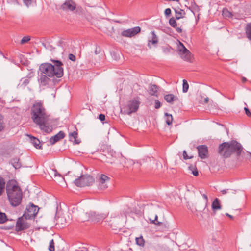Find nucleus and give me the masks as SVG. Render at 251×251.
<instances>
[{"label":"nucleus","instance_id":"f257e3e1","mask_svg":"<svg viewBox=\"0 0 251 251\" xmlns=\"http://www.w3.org/2000/svg\"><path fill=\"white\" fill-rule=\"evenodd\" d=\"M31 116L33 122L38 125L41 130L49 133L52 131V127L47 124L49 115L41 101H36L31 109Z\"/></svg>","mask_w":251,"mask_h":251},{"label":"nucleus","instance_id":"f03ea898","mask_svg":"<svg viewBox=\"0 0 251 251\" xmlns=\"http://www.w3.org/2000/svg\"><path fill=\"white\" fill-rule=\"evenodd\" d=\"M243 150V148L240 143L232 140L221 144L218 148V153L224 158L229 157L232 154H235L239 160L247 158V155L248 154L251 156V152H248L247 154Z\"/></svg>","mask_w":251,"mask_h":251},{"label":"nucleus","instance_id":"7ed1b4c3","mask_svg":"<svg viewBox=\"0 0 251 251\" xmlns=\"http://www.w3.org/2000/svg\"><path fill=\"white\" fill-rule=\"evenodd\" d=\"M51 61L54 63L53 65L49 63L41 64L39 66L38 73L47 75L50 77L55 76L57 78L62 77L64 73L62 62L56 60H51Z\"/></svg>","mask_w":251,"mask_h":251},{"label":"nucleus","instance_id":"20e7f679","mask_svg":"<svg viewBox=\"0 0 251 251\" xmlns=\"http://www.w3.org/2000/svg\"><path fill=\"white\" fill-rule=\"evenodd\" d=\"M6 193L10 203L13 206H17L21 202L23 194L20 188L13 183H8Z\"/></svg>","mask_w":251,"mask_h":251},{"label":"nucleus","instance_id":"39448f33","mask_svg":"<svg viewBox=\"0 0 251 251\" xmlns=\"http://www.w3.org/2000/svg\"><path fill=\"white\" fill-rule=\"evenodd\" d=\"M94 182V179L93 176L87 174L81 175L74 181L75 185L80 187L90 186Z\"/></svg>","mask_w":251,"mask_h":251},{"label":"nucleus","instance_id":"423d86ee","mask_svg":"<svg viewBox=\"0 0 251 251\" xmlns=\"http://www.w3.org/2000/svg\"><path fill=\"white\" fill-rule=\"evenodd\" d=\"M140 102L137 98H134L128 101L124 112L127 115L136 112L138 109Z\"/></svg>","mask_w":251,"mask_h":251},{"label":"nucleus","instance_id":"0eeeda50","mask_svg":"<svg viewBox=\"0 0 251 251\" xmlns=\"http://www.w3.org/2000/svg\"><path fill=\"white\" fill-rule=\"evenodd\" d=\"M28 219L22 216L18 218L16 221L15 230L19 232L27 230L30 227L31 224L27 221Z\"/></svg>","mask_w":251,"mask_h":251},{"label":"nucleus","instance_id":"6e6552de","mask_svg":"<svg viewBox=\"0 0 251 251\" xmlns=\"http://www.w3.org/2000/svg\"><path fill=\"white\" fill-rule=\"evenodd\" d=\"M38 211V207L34 205L33 203H31L27 206L23 216L29 220L33 219L37 214Z\"/></svg>","mask_w":251,"mask_h":251},{"label":"nucleus","instance_id":"1a4fd4ad","mask_svg":"<svg viewBox=\"0 0 251 251\" xmlns=\"http://www.w3.org/2000/svg\"><path fill=\"white\" fill-rule=\"evenodd\" d=\"M141 31V28L139 26H136L133 28L123 30L121 33V36L125 37H132L136 35Z\"/></svg>","mask_w":251,"mask_h":251},{"label":"nucleus","instance_id":"9d476101","mask_svg":"<svg viewBox=\"0 0 251 251\" xmlns=\"http://www.w3.org/2000/svg\"><path fill=\"white\" fill-rule=\"evenodd\" d=\"M89 215H90L89 220L95 222L103 220L108 215L106 213H98L96 212H91Z\"/></svg>","mask_w":251,"mask_h":251},{"label":"nucleus","instance_id":"9b49d317","mask_svg":"<svg viewBox=\"0 0 251 251\" xmlns=\"http://www.w3.org/2000/svg\"><path fill=\"white\" fill-rule=\"evenodd\" d=\"M110 180V178L104 174L100 175L98 182L99 186L101 189H105L108 187L107 183Z\"/></svg>","mask_w":251,"mask_h":251},{"label":"nucleus","instance_id":"f8f14e48","mask_svg":"<svg viewBox=\"0 0 251 251\" xmlns=\"http://www.w3.org/2000/svg\"><path fill=\"white\" fill-rule=\"evenodd\" d=\"M34 74L32 72H30L28 74L27 76L23 77L18 84V87L19 88L24 89L26 86H27L30 81V79L33 76Z\"/></svg>","mask_w":251,"mask_h":251},{"label":"nucleus","instance_id":"ddd939ff","mask_svg":"<svg viewBox=\"0 0 251 251\" xmlns=\"http://www.w3.org/2000/svg\"><path fill=\"white\" fill-rule=\"evenodd\" d=\"M50 77L47 75L38 73V81L40 86L44 87L49 85V83L51 81Z\"/></svg>","mask_w":251,"mask_h":251},{"label":"nucleus","instance_id":"4468645a","mask_svg":"<svg viewBox=\"0 0 251 251\" xmlns=\"http://www.w3.org/2000/svg\"><path fill=\"white\" fill-rule=\"evenodd\" d=\"M198 151L199 156L201 159L207 157L208 150V147L205 145H199L197 147Z\"/></svg>","mask_w":251,"mask_h":251},{"label":"nucleus","instance_id":"2eb2a0df","mask_svg":"<svg viewBox=\"0 0 251 251\" xmlns=\"http://www.w3.org/2000/svg\"><path fill=\"white\" fill-rule=\"evenodd\" d=\"M76 5L72 0H67L61 5V8L63 10L73 11L75 9Z\"/></svg>","mask_w":251,"mask_h":251},{"label":"nucleus","instance_id":"dca6fc26","mask_svg":"<svg viewBox=\"0 0 251 251\" xmlns=\"http://www.w3.org/2000/svg\"><path fill=\"white\" fill-rule=\"evenodd\" d=\"M65 134L63 131H60L57 134L51 137L50 139V142L51 145L54 144L60 140L64 138Z\"/></svg>","mask_w":251,"mask_h":251},{"label":"nucleus","instance_id":"f3484780","mask_svg":"<svg viewBox=\"0 0 251 251\" xmlns=\"http://www.w3.org/2000/svg\"><path fill=\"white\" fill-rule=\"evenodd\" d=\"M77 137L78 133L77 131H74L69 134V140L73 142L75 144H78L80 143V140L77 139Z\"/></svg>","mask_w":251,"mask_h":251},{"label":"nucleus","instance_id":"a211bd4d","mask_svg":"<svg viewBox=\"0 0 251 251\" xmlns=\"http://www.w3.org/2000/svg\"><path fill=\"white\" fill-rule=\"evenodd\" d=\"M179 50L182 54L185 55V59H189L190 57V52L185 48L184 45L180 42H179Z\"/></svg>","mask_w":251,"mask_h":251},{"label":"nucleus","instance_id":"6ab92c4d","mask_svg":"<svg viewBox=\"0 0 251 251\" xmlns=\"http://www.w3.org/2000/svg\"><path fill=\"white\" fill-rule=\"evenodd\" d=\"M151 34L152 35L151 39H149L148 40V47L149 48H151V44L154 45L156 46V45L158 42V39L156 35L155 34V33L154 31H151Z\"/></svg>","mask_w":251,"mask_h":251},{"label":"nucleus","instance_id":"aec40b11","mask_svg":"<svg viewBox=\"0 0 251 251\" xmlns=\"http://www.w3.org/2000/svg\"><path fill=\"white\" fill-rule=\"evenodd\" d=\"M30 138L31 143L34 145V146L37 149H41V146L40 145V141L39 140L33 136L28 135Z\"/></svg>","mask_w":251,"mask_h":251},{"label":"nucleus","instance_id":"412c9836","mask_svg":"<svg viewBox=\"0 0 251 251\" xmlns=\"http://www.w3.org/2000/svg\"><path fill=\"white\" fill-rule=\"evenodd\" d=\"M164 99L167 102L173 103L174 101L177 100L178 98L173 94H167L165 95Z\"/></svg>","mask_w":251,"mask_h":251},{"label":"nucleus","instance_id":"4be33fe9","mask_svg":"<svg viewBox=\"0 0 251 251\" xmlns=\"http://www.w3.org/2000/svg\"><path fill=\"white\" fill-rule=\"evenodd\" d=\"M212 210L215 211L221 209V205L218 198L215 199L212 203Z\"/></svg>","mask_w":251,"mask_h":251},{"label":"nucleus","instance_id":"5701e85b","mask_svg":"<svg viewBox=\"0 0 251 251\" xmlns=\"http://www.w3.org/2000/svg\"><path fill=\"white\" fill-rule=\"evenodd\" d=\"M175 11L176 19H179L180 18H183L185 15V12L184 10L180 9H175Z\"/></svg>","mask_w":251,"mask_h":251},{"label":"nucleus","instance_id":"b1692460","mask_svg":"<svg viewBox=\"0 0 251 251\" xmlns=\"http://www.w3.org/2000/svg\"><path fill=\"white\" fill-rule=\"evenodd\" d=\"M245 33L248 39L251 40V22L247 24L245 27Z\"/></svg>","mask_w":251,"mask_h":251},{"label":"nucleus","instance_id":"393cba45","mask_svg":"<svg viewBox=\"0 0 251 251\" xmlns=\"http://www.w3.org/2000/svg\"><path fill=\"white\" fill-rule=\"evenodd\" d=\"M12 166L16 169H19L21 167V163L20 162L19 159L18 158H13L11 160Z\"/></svg>","mask_w":251,"mask_h":251},{"label":"nucleus","instance_id":"a878e982","mask_svg":"<svg viewBox=\"0 0 251 251\" xmlns=\"http://www.w3.org/2000/svg\"><path fill=\"white\" fill-rule=\"evenodd\" d=\"M149 93L151 95H155L157 92L158 88L156 85H150L149 88Z\"/></svg>","mask_w":251,"mask_h":251},{"label":"nucleus","instance_id":"bb28decb","mask_svg":"<svg viewBox=\"0 0 251 251\" xmlns=\"http://www.w3.org/2000/svg\"><path fill=\"white\" fill-rule=\"evenodd\" d=\"M165 117L166 123L168 125H170L172 123L173 117L171 114H169L168 113H165Z\"/></svg>","mask_w":251,"mask_h":251},{"label":"nucleus","instance_id":"cd10ccee","mask_svg":"<svg viewBox=\"0 0 251 251\" xmlns=\"http://www.w3.org/2000/svg\"><path fill=\"white\" fill-rule=\"evenodd\" d=\"M5 180L2 177L0 176V196L2 194L5 187Z\"/></svg>","mask_w":251,"mask_h":251},{"label":"nucleus","instance_id":"c85d7f7f","mask_svg":"<svg viewBox=\"0 0 251 251\" xmlns=\"http://www.w3.org/2000/svg\"><path fill=\"white\" fill-rule=\"evenodd\" d=\"M222 15L225 17L230 18L232 16V14L226 8H224L222 12Z\"/></svg>","mask_w":251,"mask_h":251},{"label":"nucleus","instance_id":"c756f323","mask_svg":"<svg viewBox=\"0 0 251 251\" xmlns=\"http://www.w3.org/2000/svg\"><path fill=\"white\" fill-rule=\"evenodd\" d=\"M189 89V84L186 80H183V88L182 91L183 93H186Z\"/></svg>","mask_w":251,"mask_h":251},{"label":"nucleus","instance_id":"7c9ffc66","mask_svg":"<svg viewBox=\"0 0 251 251\" xmlns=\"http://www.w3.org/2000/svg\"><path fill=\"white\" fill-rule=\"evenodd\" d=\"M189 169L192 171V173L194 176H197L199 175L198 171L195 166L190 165L189 167Z\"/></svg>","mask_w":251,"mask_h":251},{"label":"nucleus","instance_id":"2f4dec72","mask_svg":"<svg viewBox=\"0 0 251 251\" xmlns=\"http://www.w3.org/2000/svg\"><path fill=\"white\" fill-rule=\"evenodd\" d=\"M136 244L140 246H143L144 245V240L142 236L136 238Z\"/></svg>","mask_w":251,"mask_h":251},{"label":"nucleus","instance_id":"473e14b6","mask_svg":"<svg viewBox=\"0 0 251 251\" xmlns=\"http://www.w3.org/2000/svg\"><path fill=\"white\" fill-rule=\"evenodd\" d=\"M7 221V217L5 213L0 212V223H4Z\"/></svg>","mask_w":251,"mask_h":251},{"label":"nucleus","instance_id":"72a5a7b5","mask_svg":"<svg viewBox=\"0 0 251 251\" xmlns=\"http://www.w3.org/2000/svg\"><path fill=\"white\" fill-rule=\"evenodd\" d=\"M169 23L170 25L174 28H175L177 26V23L174 18H171L169 20Z\"/></svg>","mask_w":251,"mask_h":251},{"label":"nucleus","instance_id":"f704fd0d","mask_svg":"<svg viewBox=\"0 0 251 251\" xmlns=\"http://www.w3.org/2000/svg\"><path fill=\"white\" fill-rule=\"evenodd\" d=\"M49 251H54L55 250L54 248V242L53 239H51L49 243Z\"/></svg>","mask_w":251,"mask_h":251},{"label":"nucleus","instance_id":"c9c22d12","mask_svg":"<svg viewBox=\"0 0 251 251\" xmlns=\"http://www.w3.org/2000/svg\"><path fill=\"white\" fill-rule=\"evenodd\" d=\"M30 40V36H24L21 40L20 43L21 44H24L27 43Z\"/></svg>","mask_w":251,"mask_h":251},{"label":"nucleus","instance_id":"e433bc0d","mask_svg":"<svg viewBox=\"0 0 251 251\" xmlns=\"http://www.w3.org/2000/svg\"><path fill=\"white\" fill-rule=\"evenodd\" d=\"M158 216L157 215L155 216V219L151 221V223L157 225H163V223L162 222H158L157 220Z\"/></svg>","mask_w":251,"mask_h":251},{"label":"nucleus","instance_id":"4c0bfd02","mask_svg":"<svg viewBox=\"0 0 251 251\" xmlns=\"http://www.w3.org/2000/svg\"><path fill=\"white\" fill-rule=\"evenodd\" d=\"M68 58L70 60H71L72 61H75L76 60V57H75V55H74V54H71V53L69 54Z\"/></svg>","mask_w":251,"mask_h":251},{"label":"nucleus","instance_id":"58836bf2","mask_svg":"<svg viewBox=\"0 0 251 251\" xmlns=\"http://www.w3.org/2000/svg\"><path fill=\"white\" fill-rule=\"evenodd\" d=\"M161 106V103L158 100H155L154 107L156 109H158Z\"/></svg>","mask_w":251,"mask_h":251},{"label":"nucleus","instance_id":"ea45409f","mask_svg":"<svg viewBox=\"0 0 251 251\" xmlns=\"http://www.w3.org/2000/svg\"><path fill=\"white\" fill-rule=\"evenodd\" d=\"M183 158L184 159H190V158H192V156H189L186 151H184L183 152Z\"/></svg>","mask_w":251,"mask_h":251},{"label":"nucleus","instance_id":"a19ab883","mask_svg":"<svg viewBox=\"0 0 251 251\" xmlns=\"http://www.w3.org/2000/svg\"><path fill=\"white\" fill-rule=\"evenodd\" d=\"M244 110L245 111L246 115L248 117H251V112L250 111L249 109L247 107H245Z\"/></svg>","mask_w":251,"mask_h":251},{"label":"nucleus","instance_id":"79ce46f5","mask_svg":"<svg viewBox=\"0 0 251 251\" xmlns=\"http://www.w3.org/2000/svg\"><path fill=\"white\" fill-rule=\"evenodd\" d=\"M24 3L26 6L28 7L31 4V0H23Z\"/></svg>","mask_w":251,"mask_h":251},{"label":"nucleus","instance_id":"37998d69","mask_svg":"<svg viewBox=\"0 0 251 251\" xmlns=\"http://www.w3.org/2000/svg\"><path fill=\"white\" fill-rule=\"evenodd\" d=\"M164 13L166 16H169L171 13V9L170 8L166 9Z\"/></svg>","mask_w":251,"mask_h":251},{"label":"nucleus","instance_id":"c03bdc74","mask_svg":"<svg viewBox=\"0 0 251 251\" xmlns=\"http://www.w3.org/2000/svg\"><path fill=\"white\" fill-rule=\"evenodd\" d=\"M2 121H3V117L0 114V131L3 129Z\"/></svg>","mask_w":251,"mask_h":251},{"label":"nucleus","instance_id":"a18cd8bd","mask_svg":"<svg viewBox=\"0 0 251 251\" xmlns=\"http://www.w3.org/2000/svg\"><path fill=\"white\" fill-rule=\"evenodd\" d=\"M99 119L101 121H103L105 120V116L104 114H100L99 115Z\"/></svg>","mask_w":251,"mask_h":251},{"label":"nucleus","instance_id":"49530a36","mask_svg":"<svg viewBox=\"0 0 251 251\" xmlns=\"http://www.w3.org/2000/svg\"><path fill=\"white\" fill-rule=\"evenodd\" d=\"M176 28V31L178 32V33H181L182 30V29L180 28V27H175Z\"/></svg>","mask_w":251,"mask_h":251},{"label":"nucleus","instance_id":"de8ad7c7","mask_svg":"<svg viewBox=\"0 0 251 251\" xmlns=\"http://www.w3.org/2000/svg\"><path fill=\"white\" fill-rule=\"evenodd\" d=\"M228 190V189H227V190L224 189V190H221V192L222 194H226Z\"/></svg>","mask_w":251,"mask_h":251},{"label":"nucleus","instance_id":"09e8293b","mask_svg":"<svg viewBox=\"0 0 251 251\" xmlns=\"http://www.w3.org/2000/svg\"><path fill=\"white\" fill-rule=\"evenodd\" d=\"M202 197L206 200V201H208V197L206 194H203Z\"/></svg>","mask_w":251,"mask_h":251},{"label":"nucleus","instance_id":"8fccbe9b","mask_svg":"<svg viewBox=\"0 0 251 251\" xmlns=\"http://www.w3.org/2000/svg\"><path fill=\"white\" fill-rule=\"evenodd\" d=\"M247 79L245 77H242V82L243 83L246 82L247 81Z\"/></svg>","mask_w":251,"mask_h":251},{"label":"nucleus","instance_id":"3c124183","mask_svg":"<svg viewBox=\"0 0 251 251\" xmlns=\"http://www.w3.org/2000/svg\"><path fill=\"white\" fill-rule=\"evenodd\" d=\"M76 251H88V250L86 248H83V249L76 250Z\"/></svg>","mask_w":251,"mask_h":251},{"label":"nucleus","instance_id":"603ef678","mask_svg":"<svg viewBox=\"0 0 251 251\" xmlns=\"http://www.w3.org/2000/svg\"><path fill=\"white\" fill-rule=\"evenodd\" d=\"M226 215L227 216L229 217L230 218H231V219H232V218H233V216H231V215H230V214H229L228 213H226Z\"/></svg>","mask_w":251,"mask_h":251},{"label":"nucleus","instance_id":"864d4df0","mask_svg":"<svg viewBox=\"0 0 251 251\" xmlns=\"http://www.w3.org/2000/svg\"><path fill=\"white\" fill-rule=\"evenodd\" d=\"M208 100H209V99H208V98H207H207H205V99H204V102H205V103H207V102H208Z\"/></svg>","mask_w":251,"mask_h":251},{"label":"nucleus","instance_id":"5fc2aeb1","mask_svg":"<svg viewBox=\"0 0 251 251\" xmlns=\"http://www.w3.org/2000/svg\"><path fill=\"white\" fill-rule=\"evenodd\" d=\"M0 54L1 55L4 56L3 53L0 50Z\"/></svg>","mask_w":251,"mask_h":251}]
</instances>
